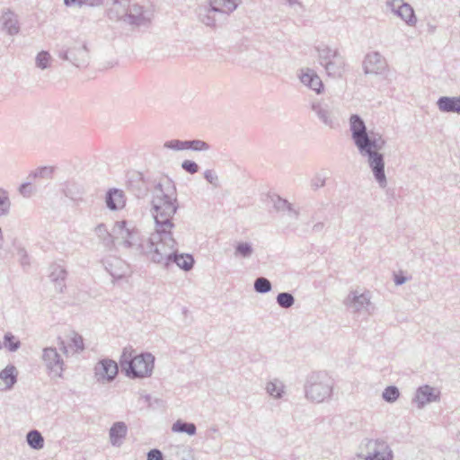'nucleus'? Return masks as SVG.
Here are the masks:
<instances>
[{"mask_svg": "<svg viewBox=\"0 0 460 460\" xmlns=\"http://www.w3.org/2000/svg\"><path fill=\"white\" fill-rule=\"evenodd\" d=\"M265 390L267 394L276 400H280L286 394V386L284 383L278 379L274 378L266 383Z\"/></svg>", "mask_w": 460, "mask_h": 460, "instance_id": "a878e982", "label": "nucleus"}, {"mask_svg": "<svg viewBox=\"0 0 460 460\" xmlns=\"http://www.w3.org/2000/svg\"><path fill=\"white\" fill-rule=\"evenodd\" d=\"M127 433L128 427L125 422H114L109 431L111 444L114 447H120L122 439L127 436Z\"/></svg>", "mask_w": 460, "mask_h": 460, "instance_id": "4be33fe9", "label": "nucleus"}, {"mask_svg": "<svg viewBox=\"0 0 460 460\" xmlns=\"http://www.w3.org/2000/svg\"><path fill=\"white\" fill-rule=\"evenodd\" d=\"M131 347L124 348L119 358L121 370L131 379L151 376L155 367V357L149 353L134 355Z\"/></svg>", "mask_w": 460, "mask_h": 460, "instance_id": "20e7f679", "label": "nucleus"}, {"mask_svg": "<svg viewBox=\"0 0 460 460\" xmlns=\"http://www.w3.org/2000/svg\"><path fill=\"white\" fill-rule=\"evenodd\" d=\"M63 193L73 201L82 200L84 190L82 185L75 181H67L63 188Z\"/></svg>", "mask_w": 460, "mask_h": 460, "instance_id": "cd10ccee", "label": "nucleus"}, {"mask_svg": "<svg viewBox=\"0 0 460 460\" xmlns=\"http://www.w3.org/2000/svg\"><path fill=\"white\" fill-rule=\"evenodd\" d=\"M4 346L10 352H14L20 349L21 342L12 332H6L4 336Z\"/></svg>", "mask_w": 460, "mask_h": 460, "instance_id": "c9c22d12", "label": "nucleus"}, {"mask_svg": "<svg viewBox=\"0 0 460 460\" xmlns=\"http://www.w3.org/2000/svg\"><path fill=\"white\" fill-rule=\"evenodd\" d=\"M300 80L303 84L309 87L316 93H321L323 90V84L320 76L312 69H306L300 75Z\"/></svg>", "mask_w": 460, "mask_h": 460, "instance_id": "aec40b11", "label": "nucleus"}, {"mask_svg": "<svg viewBox=\"0 0 460 460\" xmlns=\"http://www.w3.org/2000/svg\"><path fill=\"white\" fill-rule=\"evenodd\" d=\"M406 280L407 279L402 275H394V283L397 286L404 284Z\"/></svg>", "mask_w": 460, "mask_h": 460, "instance_id": "13d9d810", "label": "nucleus"}, {"mask_svg": "<svg viewBox=\"0 0 460 460\" xmlns=\"http://www.w3.org/2000/svg\"><path fill=\"white\" fill-rule=\"evenodd\" d=\"M172 430L173 432L186 433L190 436H193L196 434L197 428L192 422H186L181 420H178L172 424Z\"/></svg>", "mask_w": 460, "mask_h": 460, "instance_id": "2f4dec72", "label": "nucleus"}, {"mask_svg": "<svg viewBox=\"0 0 460 460\" xmlns=\"http://www.w3.org/2000/svg\"><path fill=\"white\" fill-rule=\"evenodd\" d=\"M237 0H209L210 11L218 13V15L226 18L238 6Z\"/></svg>", "mask_w": 460, "mask_h": 460, "instance_id": "a211bd4d", "label": "nucleus"}, {"mask_svg": "<svg viewBox=\"0 0 460 460\" xmlns=\"http://www.w3.org/2000/svg\"><path fill=\"white\" fill-rule=\"evenodd\" d=\"M179 208L173 183L169 179L157 182L152 191L151 213L155 227L173 228L172 217Z\"/></svg>", "mask_w": 460, "mask_h": 460, "instance_id": "f03ea898", "label": "nucleus"}, {"mask_svg": "<svg viewBox=\"0 0 460 460\" xmlns=\"http://www.w3.org/2000/svg\"><path fill=\"white\" fill-rule=\"evenodd\" d=\"M103 4V0H64L66 6H78L87 5L91 7L101 6Z\"/></svg>", "mask_w": 460, "mask_h": 460, "instance_id": "e433bc0d", "label": "nucleus"}, {"mask_svg": "<svg viewBox=\"0 0 460 460\" xmlns=\"http://www.w3.org/2000/svg\"><path fill=\"white\" fill-rule=\"evenodd\" d=\"M333 382L324 372H313L307 376L304 390L305 398L313 402H323L332 396Z\"/></svg>", "mask_w": 460, "mask_h": 460, "instance_id": "39448f33", "label": "nucleus"}, {"mask_svg": "<svg viewBox=\"0 0 460 460\" xmlns=\"http://www.w3.org/2000/svg\"><path fill=\"white\" fill-rule=\"evenodd\" d=\"M107 272L114 279H121L128 271V265L120 258L109 256L102 261Z\"/></svg>", "mask_w": 460, "mask_h": 460, "instance_id": "dca6fc26", "label": "nucleus"}, {"mask_svg": "<svg viewBox=\"0 0 460 460\" xmlns=\"http://www.w3.org/2000/svg\"><path fill=\"white\" fill-rule=\"evenodd\" d=\"M174 262L177 264V266L185 270L189 271L193 268L194 265V259L192 255L189 253H177V251L173 252V255H172L170 263Z\"/></svg>", "mask_w": 460, "mask_h": 460, "instance_id": "c85d7f7f", "label": "nucleus"}, {"mask_svg": "<svg viewBox=\"0 0 460 460\" xmlns=\"http://www.w3.org/2000/svg\"><path fill=\"white\" fill-rule=\"evenodd\" d=\"M128 11L125 23L128 25L135 27L146 26L151 21V13L137 4H131L129 3Z\"/></svg>", "mask_w": 460, "mask_h": 460, "instance_id": "f8f14e48", "label": "nucleus"}, {"mask_svg": "<svg viewBox=\"0 0 460 460\" xmlns=\"http://www.w3.org/2000/svg\"><path fill=\"white\" fill-rule=\"evenodd\" d=\"M313 111L323 125L333 128H335V119L332 106L323 101H314L311 104Z\"/></svg>", "mask_w": 460, "mask_h": 460, "instance_id": "2eb2a0df", "label": "nucleus"}, {"mask_svg": "<svg viewBox=\"0 0 460 460\" xmlns=\"http://www.w3.org/2000/svg\"><path fill=\"white\" fill-rule=\"evenodd\" d=\"M324 224L323 222H318L313 226V231L315 233H320L323 230Z\"/></svg>", "mask_w": 460, "mask_h": 460, "instance_id": "bf43d9fd", "label": "nucleus"}, {"mask_svg": "<svg viewBox=\"0 0 460 460\" xmlns=\"http://www.w3.org/2000/svg\"><path fill=\"white\" fill-rule=\"evenodd\" d=\"M164 147L167 149H172L174 151H181L188 149V140H179V139H172L166 141L164 144Z\"/></svg>", "mask_w": 460, "mask_h": 460, "instance_id": "37998d69", "label": "nucleus"}, {"mask_svg": "<svg viewBox=\"0 0 460 460\" xmlns=\"http://www.w3.org/2000/svg\"><path fill=\"white\" fill-rule=\"evenodd\" d=\"M119 367L116 361L104 358L100 360L94 367V376L99 383H110L118 375Z\"/></svg>", "mask_w": 460, "mask_h": 460, "instance_id": "9d476101", "label": "nucleus"}, {"mask_svg": "<svg viewBox=\"0 0 460 460\" xmlns=\"http://www.w3.org/2000/svg\"><path fill=\"white\" fill-rule=\"evenodd\" d=\"M440 400V391L429 385L420 386L415 393L413 402L417 403L419 409H422L425 405L436 402Z\"/></svg>", "mask_w": 460, "mask_h": 460, "instance_id": "4468645a", "label": "nucleus"}, {"mask_svg": "<svg viewBox=\"0 0 460 460\" xmlns=\"http://www.w3.org/2000/svg\"><path fill=\"white\" fill-rule=\"evenodd\" d=\"M326 177L322 173L315 174L311 180V187L316 190L325 185Z\"/></svg>", "mask_w": 460, "mask_h": 460, "instance_id": "09e8293b", "label": "nucleus"}, {"mask_svg": "<svg viewBox=\"0 0 460 460\" xmlns=\"http://www.w3.org/2000/svg\"><path fill=\"white\" fill-rule=\"evenodd\" d=\"M57 55L76 67L86 66L89 60L86 42L80 40H74L68 45H57Z\"/></svg>", "mask_w": 460, "mask_h": 460, "instance_id": "0eeeda50", "label": "nucleus"}, {"mask_svg": "<svg viewBox=\"0 0 460 460\" xmlns=\"http://www.w3.org/2000/svg\"><path fill=\"white\" fill-rule=\"evenodd\" d=\"M26 441L30 447L35 450L42 449L44 447V438L37 429L30 430L27 433Z\"/></svg>", "mask_w": 460, "mask_h": 460, "instance_id": "7c9ffc66", "label": "nucleus"}, {"mask_svg": "<svg viewBox=\"0 0 460 460\" xmlns=\"http://www.w3.org/2000/svg\"><path fill=\"white\" fill-rule=\"evenodd\" d=\"M351 139L358 154L367 159L373 176L381 188L387 185L385 172V156L381 152L386 141L379 132L368 131L363 119L358 114L349 118Z\"/></svg>", "mask_w": 460, "mask_h": 460, "instance_id": "f257e3e1", "label": "nucleus"}, {"mask_svg": "<svg viewBox=\"0 0 460 460\" xmlns=\"http://www.w3.org/2000/svg\"><path fill=\"white\" fill-rule=\"evenodd\" d=\"M288 202L287 199L280 198L279 196H277L273 199V207L277 211H284L287 210V208L288 207Z\"/></svg>", "mask_w": 460, "mask_h": 460, "instance_id": "3c124183", "label": "nucleus"}, {"mask_svg": "<svg viewBox=\"0 0 460 460\" xmlns=\"http://www.w3.org/2000/svg\"><path fill=\"white\" fill-rule=\"evenodd\" d=\"M94 232L97 235V237L102 241V243H103V245L105 247H111L114 243H115V239H114V234L113 233L111 234L106 226L104 224H99L95 229H94Z\"/></svg>", "mask_w": 460, "mask_h": 460, "instance_id": "c756f323", "label": "nucleus"}, {"mask_svg": "<svg viewBox=\"0 0 460 460\" xmlns=\"http://www.w3.org/2000/svg\"><path fill=\"white\" fill-rule=\"evenodd\" d=\"M204 11L206 13H199L200 15V21L207 26H215L216 22L217 21L216 14H218V13H215L213 11H210V5L208 4V7H205Z\"/></svg>", "mask_w": 460, "mask_h": 460, "instance_id": "79ce46f5", "label": "nucleus"}, {"mask_svg": "<svg viewBox=\"0 0 460 460\" xmlns=\"http://www.w3.org/2000/svg\"><path fill=\"white\" fill-rule=\"evenodd\" d=\"M49 279L56 283V289L63 292L65 285L62 283L66 276V270L59 264L54 263L49 267Z\"/></svg>", "mask_w": 460, "mask_h": 460, "instance_id": "bb28decb", "label": "nucleus"}, {"mask_svg": "<svg viewBox=\"0 0 460 460\" xmlns=\"http://www.w3.org/2000/svg\"><path fill=\"white\" fill-rule=\"evenodd\" d=\"M284 2L294 9L295 13H298L305 11L304 4L300 0H284Z\"/></svg>", "mask_w": 460, "mask_h": 460, "instance_id": "603ef678", "label": "nucleus"}, {"mask_svg": "<svg viewBox=\"0 0 460 460\" xmlns=\"http://www.w3.org/2000/svg\"><path fill=\"white\" fill-rule=\"evenodd\" d=\"M52 58L48 51L42 50L38 53L35 58L36 66L44 70L49 67Z\"/></svg>", "mask_w": 460, "mask_h": 460, "instance_id": "58836bf2", "label": "nucleus"}, {"mask_svg": "<svg viewBox=\"0 0 460 460\" xmlns=\"http://www.w3.org/2000/svg\"><path fill=\"white\" fill-rule=\"evenodd\" d=\"M400 396L399 389L394 385L387 386L383 394L382 398L389 403L394 402Z\"/></svg>", "mask_w": 460, "mask_h": 460, "instance_id": "a19ab883", "label": "nucleus"}, {"mask_svg": "<svg viewBox=\"0 0 460 460\" xmlns=\"http://www.w3.org/2000/svg\"><path fill=\"white\" fill-rule=\"evenodd\" d=\"M42 360L46 367L55 376L61 377L64 370V361L56 348L49 347L43 349Z\"/></svg>", "mask_w": 460, "mask_h": 460, "instance_id": "ddd939ff", "label": "nucleus"}, {"mask_svg": "<svg viewBox=\"0 0 460 460\" xmlns=\"http://www.w3.org/2000/svg\"><path fill=\"white\" fill-rule=\"evenodd\" d=\"M53 172L54 168L51 166L39 167L29 174V178L51 179Z\"/></svg>", "mask_w": 460, "mask_h": 460, "instance_id": "ea45409f", "label": "nucleus"}, {"mask_svg": "<svg viewBox=\"0 0 460 460\" xmlns=\"http://www.w3.org/2000/svg\"><path fill=\"white\" fill-rule=\"evenodd\" d=\"M105 202L111 210H118L124 207L125 200L123 191L118 189H111L105 197Z\"/></svg>", "mask_w": 460, "mask_h": 460, "instance_id": "b1692460", "label": "nucleus"}, {"mask_svg": "<svg viewBox=\"0 0 460 460\" xmlns=\"http://www.w3.org/2000/svg\"><path fill=\"white\" fill-rule=\"evenodd\" d=\"M295 296L289 292L279 293L276 297V302L279 307L283 309H288L295 304Z\"/></svg>", "mask_w": 460, "mask_h": 460, "instance_id": "72a5a7b5", "label": "nucleus"}, {"mask_svg": "<svg viewBox=\"0 0 460 460\" xmlns=\"http://www.w3.org/2000/svg\"><path fill=\"white\" fill-rule=\"evenodd\" d=\"M112 231L115 241H120L125 248L142 253L144 244L140 243L139 233L135 227H128L127 222L122 220L115 222Z\"/></svg>", "mask_w": 460, "mask_h": 460, "instance_id": "6e6552de", "label": "nucleus"}, {"mask_svg": "<svg viewBox=\"0 0 460 460\" xmlns=\"http://www.w3.org/2000/svg\"><path fill=\"white\" fill-rule=\"evenodd\" d=\"M366 456H358V458L363 460H392L393 458L392 450L384 440H368L366 444Z\"/></svg>", "mask_w": 460, "mask_h": 460, "instance_id": "1a4fd4ad", "label": "nucleus"}, {"mask_svg": "<svg viewBox=\"0 0 460 460\" xmlns=\"http://www.w3.org/2000/svg\"><path fill=\"white\" fill-rule=\"evenodd\" d=\"M437 105L442 112H451L460 114V96L449 97L442 96L438 98Z\"/></svg>", "mask_w": 460, "mask_h": 460, "instance_id": "5701e85b", "label": "nucleus"}, {"mask_svg": "<svg viewBox=\"0 0 460 460\" xmlns=\"http://www.w3.org/2000/svg\"><path fill=\"white\" fill-rule=\"evenodd\" d=\"M287 211L288 212V216L294 219H298L300 212L298 209L295 208L294 206L289 203L288 207L287 208Z\"/></svg>", "mask_w": 460, "mask_h": 460, "instance_id": "6e6d98bb", "label": "nucleus"}, {"mask_svg": "<svg viewBox=\"0 0 460 460\" xmlns=\"http://www.w3.org/2000/svg\"><path fill=\"white\" fill-rule=\"evenodd\" d=\"M209 148H210L209 144L203 140H200V139L188 140V149H190L192 151L205 152V151H208Z\"/></svg>", "mask_w": 460, "mask_h": 460, "instance_id": "c03bdc74", "label": "nucleus"}, {"mask_svg": "<svg viewBox=\"0 0 460 460\" xmlns=\"http://www.w3.org/2000/svg\"><path fill=\"white\" fill-rule=\"evenodd\" d=\"M172 229L155 227L142 250L153 262L165 267L169 266L172 255L177 251V242L172 236Z\"/></svg>", "mask_w": 460, "mask_h": 460, "instance_id": "7ed1b4c3", "label": "nucleus"}, {"mask_svg": "<svg viewBox=\"0 0 460 460\" xmlns=\"http://www.w3.org/2000/svg\"><path fill=\"white\" fill-rule=\"evenodd\" d=\"M145 193H146V190H139L138 192L136 195L137 197H140L141 195H145Z\"/></svg>", "mask_w": 460, "mask_h": 460, "instance_id": "680f3d73", "label": "nucleus"}, {"mask_svg": "<svg viewBox=\"0 0 460 460\" xmlns=\"http://www.w3.org/2000/svg\"><path fill=\"white\" fill-rule=\"evenodd\" d=\"M318 62L324 68L328 76L341 78L346 70L345 58L337 49L323 45L316 48Z\"/></svg>", "mask_w": 460, "mask_h": 460, "instance_id": "423d86ee", "label": "nucleus"}, {"mask_svg": "<svg viewBox=\"0 0 460 460\" xmlns=\"http://www.w3.org/2000/svg\"><path fill=\"white\" fill-rule=\"evenodd\" d=\"M18 371L13 365H8L0 372V391H7L17 382Z\"/></svg>", "mask_w": 460, "mask_h": 460, "instance_id": "6ab92c4d", "label": "nucleus"}, {"mask_svg": "<svg viewBox=\"0 0 460 460\" xmlns=\"http://www.w3.org/2000/svg\"><path fill=\"white\" fill-rule=\"evenodd\" d=\"M146 460H164L162 451L157 448L151 449L146 455Z\"/></svg>", "mask_w": 460, "mask_h": 460, "instance_id": "864d4df0", "label": "nucleus"}, {"mask_svg": "<svg viewBox=\"0 0 460 460\" xmlns=\"http://www.w3.org/2000/svg\"><path fill=\"white\" fill-rule=\"evenodd\" d=\"M171 450L177 456L185 454L186 452H190V449L184 446H172Z\"/></svg>", "mask_w": 460, "mask_h": 460, "instance_id": "4d7b16f0", "label": "nucleus"}, {"mask_svg": "<svg viewBox=\"0 0 460 460\" xmlns=\"http://www.w3.org/2000/svg\"><path fill=\"white\" fill-rule=\"evenodd\" d=\"M181 168L190 174H194L198 172L199 170V166L198 165V164L191 160H184L181 163Z\"/></svg>", "mask_w": 460, "mask_h": 460, "instance_id": "de8ad7c7", "label": "nucleus"}, {"mask_svg": "<svg viewBox=\"0 0 460 460\" xmlns=\"http://www.w3.org/2000/svg\"><path fill=\"white\" fill-rule=\"evenodd\" d=\"M398 17H400L410 26H414L417 22V18L415 16L414 10L407 3H404V4H402V8L401 9Z\"/></svg>", "mask_w": 460, "mask_h": 460, "instance_id": "473e14b6", "label": "nucleus"}, {"mask_svg": "<svg viewBox=\"0 0 460 460\" xmlns=\"http://www.w3.org/2000/svg\"><path fill=\"white\" fill-rule=\"evenodd\" d=\"M58 345H59L60 349L63 350L64 353H67L66 346L63 341H60Z\"/></svg>", "mask_w": 460, "mask_h": 460, "instance_id": "052dcab7", "label": "nucleus"}, {"mask_svg": "<svg viewBox=\"0 0 460 460\" xmlns=\"http://www.w3.org/2000/svg\"><path fill=\"white\" fill-rule=\"evenodd\" d=\"M19 192L23 197H30L32 194V190L30 182L22 183L19 188Z\"/></svg>", "mask_w": 460, "mask_h": 460, "instance_id": "5fc2aeb1", "label": "nucleus"}, {"mask_svg": "<svg viewBox=\"0 0 460 460\" xmlns=\"http://www.w3.org/2000/svg\"><path fill=\"white\" fill-rule=\"evenodd\" d=\"M387 69L385 58L377 51L366 55L363 61L365 75H383Z\"/></svg>", "mask_w": 460, "mask_h": 460, "instance_id": "9b49d317", "label": "nucleus"}, {"mask_svg": "<svg viewBox=\"0 0 460 460\" xmlns=\"http://www.w3.org/2000/svg\"><path fill=\"white\" fill-rule=\"evenodd\" d=\"M253 288L259 294H266L272 288L271 282L264 277H259L254 280Z\"/></svg>", "mask_w": 460, "mask_h": 460, "instance_id": "f704fd0d", "label": "nucleus"}, {"mask_svg": "<svg viewBox=\"0 0 460 460\" xmlns=\"http://www.w3.org/2000/svg\"><path fill=\"white\" fill-rule=\"evenodd\" d=\"M70 341L71 346H73L76 350L83 351L84 349V339L78 333L73 332Z\"/></svg>", "mask_w": 460, "mask_h": 460, "instance_id": "49530a36", "label": "nucleus"}, {"mask_svg": "<svg viewBox=\"0 0 460 460\" xmlns=\"http://www.w3.org/2000/svg\"><path fill=\"white\" fill-rule=\"evenodd\" d=\"M345 305L354 312L367 310L370 305V296L367 293L351 291L345 300Z\"/></svg>", "mask_w": 460, "mask_h": 460, "instance_id": "f3484780", "label": "nucleus"}, {"mask_svg": "<svg viewBox=\"0 0 460 460\" xmlns=\"http://www.w3.org/2000/svg\"><path fill=\"white\" fill-rule=\"evenodd\" d=\"M404 2L402 0H389L386 2L387 7H389L396 16L399 15L401 9L402 8Z\"/></svg>", "mask_w": 460, "mask_h": 460, "instance_id": "8fccbe9b", "label": "nucleus"}, {"mask_svg": "<svg viewBox=\"0 0 460 460\" xmlns=\"http://www.w3.org/2000/svg\"><path fill=\"white\" fill-rule=\"evenodd\" d=\"M0 20L3 25V30L6 31L9 35H16L19 32L20 28L18 21L12 11L7 10L4 12Z\"/></svg>", "mask_w": 460, "mask_h": 460, "instance_id": "393cba45", "label": "nucleus"}, {"mask_svg": "<svg viewBox=\"0 0 460 460\" xmlns=\"http://www.w3.org/2000/svg\"><path fill=\"white\" fill-rule=\"evenodd\" d=\"M128 6V0H113L111 7L108 10L109 18L111 20L122 21L125 22Z\"/></svg>", "mask_w": 460, "mask_h": 460, "instance_id": "412c9836", "label": "nucleus"}, {"mask_svg": "<svg viewBox=\"0 0 460 460\" xmlns=\"http://www.w3.org/2000/svg\"><path fill=\"white\" fill-rule=\"evenodd\" d=\"M205 180L209 182L213 187H219V179L215 171L208 169L204 172Z\"/></svg>", "mask_w": 460, "mask_h": 460, "instance_id": "a18cd8bd", "label": "nucleus"}, {"mask_svg": "<svg viewBox=\"0 0 460 460\" xmlns=\"http://www.w3.org/2000/svg\"><path fill=\"white\" fill-rule=\"evenodd\" d=\"M253 253V248L251 243L246 242L238 243L235 246V256H241L244 259L250 258Z\"/></svg>", "mask_w": 460, "mask_h": 460, "instance_id": "4c0bfd02", "label": "nucleus"}]
</instances>
